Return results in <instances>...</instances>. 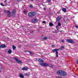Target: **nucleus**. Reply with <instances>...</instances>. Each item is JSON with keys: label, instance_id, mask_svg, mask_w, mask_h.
I'll return each instance as SVG.
<instances>
[{"label": "nucleus", "instance_id": "nucleus-1", "mask_svg": "<svg viewBox=\"0 0 78 78\" xmlns=\"http://www.w3.org/2000/svg\"><path fill=\"white\" fill-rule=\"evenodd\" d=\"M57 73L58 75H61V76H65L67 75V73L61 70L58 71L57 72Z\"/></svg>", "mask_w": 78, "mask_h": 78}, {"label": "nucleus", "instance_id": "nucleus-2", "mask_svg": "<svg viewBox=\"0 0 78 78\" xmlns=\"http://www.w3.org/2000/svg\"><path fill=\"white\" fill-rule=\"evenodd\" d=\"M58 50H59V49H55L52 50L53 53L55 52L56 57H58Z\"/></svg>", "mask_w": 78, "mask_h": 78}, {"label": "nucleus", "instance_id": "nucleus-3", "mask_svg": "<svg viewBox=\"0 0 78 78\" xmlns=\"http://www.w3.org/2000/svg\"><path fill=\"white\" fill-rule=\"evenodd\" d=\"M35 15H36V13L34 12H30L28 14V16L29 17H31L34 16Z\"/></svg>", "mask_w": 78, "mask_h": 78}, {"label": "nucleus", "instance_id": "nucleus-4", "mask_svg": "<svg viewBox=\"0 0 78 78\" xmlns=\"http://www.w3.org/2000/svg\"><path fill=\"white\" fill-rule=\"evenodd\" d=\"M66 41L67 42L71 43V44H74L75 43V42L73 41V40L71 39H67L66 40Z\"/></svg>", "mask_w": 78, "mask_h": 78}, {"label": "nucleus", "instance_id": "nucleus-5", "mask_svg": "<svg viewBox=\"0 0 78 78\" xmlns=\"http://www.w3.org/2000/svg\"><path fill=\"white\" fill-rule=\"evenodd\" d=\"M40 65L44 67H48V64L46 63H43L40 64Z\"/></svg>", "mask_w": 78, "mask_h": 78}, {"label": "nucleus", "instance_id": "nucleus-6", "mask_svg": "<svg viewBox=\"0 0 78 78\" xmlns=\"http://www.w3.org/2000/svg\"><path fill=\"white\" fill-rule=\"evenodd\" d=\"M12 15L13 17H14L16 16V10L13 9L12 11Z\"/></svg>", "mask_w": 78, "mask_h": 78}, {"label": "nucleus", "instance_id": "nucleus-7", "mask_svg": "<svg viewBox=\"0 0 78 78\" xmlns=\"http://www.w3.org/2000/svg\"><path fill=\"white\" fill-rule=\"evenodd\" d=\"M15 60H16V61H17V62L18 63V64H22V61H20L19 60V59H18L16 58H15Z\"/></svg>", "mask_w": 78, "mask_h": 78}, {"label": "nucleus", "instance_id": "nucleus-8", "mask_svg": "<svg viewBox=\"0 0 78 78\" xmlns=\"http://www.w3.org/2000/svg\"><path fill=\"white\" fill-rule=\"evenodd\" d=\"M7 16L8 17H11V12L9 10H7Z\"/></svg>", "mask_w": 78, "mask_h": 78}, {"label": "nucleus", "instance_id": "nucleus-9", "mask_svg": "<svg viewBox=\"0 0 78 78\" xmlns=\"http://www.w3.org/2000/svg\"><path fill=\"white\" fill-rule=\"evenodd\" d=\"M32 22L33 23H36V22H37V19H35L34 20H32Z\"/></svg>", "mask_w": 78, "mask_h": 78}, {"label": "nucleus", "instance_id": "nucleus-10", "mask_svg": "<svg viewBox=\"0 0 78 78\" xmlns=\"http://www.w3.org/2000/svg\"><path fill=\"white\" fill-rule=\"evenodd\" d=\"M5 47H6V46L5 44H2L0 45V48H5Z\"/></svg>", "mask_w": 78, "mask_h": 78}, {"label": "nucleus", "instance_id": "nucleus-11", "mask_svg": "<svg viewBox=\"0 0 78 78\" xmlns=\"http://www.w3.org/2000/svg\"><path fill=\"white\" fill-rule=\"evenodd\" d=\"M28 69V68L27 67H24L21 69H22L23 70H27Z\"/></svg>", "mask_w": 78, "mask_h": 78}, {"label": "nucleus", "instance_id": "nucleus-12", "mask_svg": "<svg viewBox=\"0 0 78 78\" xmlns=\"http://www.w3.org/2000/svg\"><path fill=\"white\" fill-rule=\"evenodd\" d=\"M19 76L20 77V78H24V76H23V75L22 74L20 73L19 74Z\"/></svg>", "mask_w": 78, "mask_h": 78}, {"label": "nucleus", "instance_id": "nucleus-13", "mask_svg": "<svg viewBox=\"0 0 78 78\" xmlns=\"http://www.w3.org/2000/svg\"><path fill=\"white\" fill-rule=\"evenodd\" d=\"M23 13L24 14H25L26 15L27 14V12H28V10H24L23 11Z\"/></svg>", "mask_w": 78, "mask_h": 78}, {"label": "nucleus", "instance_id": "nucleus-14", "mask_svg": "<svg viewBox=\"0 0 78 78\" xmlns=\"http://www.w3.org/2000/svg\"><path fill=\"white\" fill-rule=\"evenodd\" d=\"M60 19H61V17H60L58 16L57 18L56 19V22H59Z\"/></svg>", "mask_w": 78, "mask_h": 78}, {"label": "nucleus", "instance_id": "nucleus-15", "mask_svg": "<svg viewBox=\"0 0 78 78\" xmlns=\"http://www.w3.org/2000/svg\"><path fill=\"white\" fill-rule=\"evenodd\" d=\"M38 62H44V61L43 59H39L38 60Z\"/></svg>", "mask_w": 78, "mask_h": 78}, {"label": "nucleus", "instance_id": "nucleus-16", "mask_svg": "<svg viewBox=\"0 0 78 78\" xmlns=\"http://www.w3.org/2000/svg\"><path fill=\"white\" fill-rule=\"evenodd\" d=\"M63 11L64 12H66L67 10H66V9L65 8H63L62 9Z\"/></svg>", "mask_w": 78, "mask_h": 78}, {"label": "nucleus", "instance_id": "nucleus-17", "mask_svg": "<svg viewBox=\"0 0 78 78\" xmlns=\"http://www.w3.org/2000/svg\"><path fill=\"white\" fill-rule=\"evenodd\" d=\"M8 52L9 53V54H11V53H12V51H11V50H9L8 51Z\"/></svg>", "mask_w": 78, "mask_h": 78}, {"label": "nucleus", "instance_id": "nucleus-18", "mask_svg": "<svg viewBox=\"0 0 78 78\" xmlns=\"http://www.w3.org/2000/svg\"><path fill=\"white\" fill-rule=\"evenodd\" d=\"M12 48L13 50H15L16 48V47L14 46V45H12Z\"/></svg>", "mask_w": 78, "mask_h": 78}, {"label": "nucleus", "instance_id": "nucleus-19", "mask_svg": "<svg viewBox=\"0 0 78 78\" xmlns=\"http://www.w3.org/2000/svg\"><path fill=\"white\" fill-rule=\"evenodd\" d=\"M64 49V46H61V47L60 49V50H62V49Z\"/></svg>", "mask_w": 78, "mask_h": 78}, {"label": "nucleus", "instance_id": "nucleus-20", "mask_svg": "<svg viewBox=\"0 0 78 78\" xmlns=\"http://www.w3.org/2000/svg\"><path fill=\"white\" fill-rule=\"evenodd\" d=\"M30 74H29V73H27V74H26V75L27 76H30Z\"/></svg>", "mask_w": 78, "mask_h": 78}, {"label": "nucleus", "instance_id": "nucleus-21", "mask_svg": "<svg viewBox=\"0 0 78 78\" xmlns=\"http://www.w3.org/2000/svg\"><path fill=\"white\" fill-rule=\"evenodd\" d=\"M58 26H59V27H61V24L59 23H58Z\"/></svg>", "mask_w": 78, "mask_h": 78}, {"label": "nucleus", "instance_id": "nucleus-22", "mask_svg": "<svg viewBox=\"0 0 78 78\" xmlns=\"http://www.w3.org/2000/svg\"><path fill=\"white\" fill-rule=\"evenodd\" d=\"M49 25L50 26H53V23H49Z\"/></svg>", "mask_w": 78, "mask_h": 78}, {"label": "nucleus", "instance_id": "nucleus-23", "mask_svg": "<svg viewBox=\"0 0 78 78\" xmlns=\"http://www.w3.org/2000/svg\"><path fill=\"white\" fill-rule=\"evenodd\" d=\"M1 5L2 6H5V5L3 4V3H1Z\"/></svg>", "mask_w": 78, "mask_h": 78}, {"label": "nucleus", "instance_id": "nucleus-24", "mask_svg": "<svg viewBox=\"0 0 78 78\" xmlns=\"http://www.w3.org/2000/svg\"><path fill=\"white\" fill-rule=\"evenodd\" d=\"M46 39H47V37H44L43 38V40H46Z\"/></svg>", "mask_w": 78, "mask_h": 78}, {"label": "nucleus", "instance_id": "nucleus-25", "mask_svg": "<svg viewBox=\"0 0 78 78\" xmlns=\"http://www.w3.org/2000/svg\"><path fill=\"white\" fill-rule=\"evenodd\" d=\"M29 6H30V8H33V5H30Z\"/></svg>", "mask_w": 78, "mask_h": 78}, {"label": "nucleus", "instance_id": "nucleus-26", "mask_svg": "<svg viewBox=\"0 0 78 78\" xmlns=\"http://www.w3.org/2000/svg\"><path fill=\"white\" fill-rule=\"evenodd\" d=\"M50 67L51 68H53V65H51Z\"/></svg>", "mask_w": 78, "mask_h": 78}, {"label": "nucleus", "instance_id": "nucleus-27", "mask_svg": "<svg viewBox=\"0 0 78 78\" xmlns=\"http://www.w3.org/2000/svg\"><path fill=\"white\" fill-rule=\"evenodd\" d=\"M4 12H8V10H5L4 11Z\"/></svg>", "mask_w": 78, "mask_h": 78}, {"label": "nucleus", "instance_id": "nucleus-28", "mask_svg": "<svg viewBox=\"0 0 78 78\" xmlns=\"http://www.w3.org/2000/svg\"><path fill=\"white\" fill-rule=\"evenodd\" d=\"M28 52H29L30 53V54H31V55H33V53L31 52L30 51H28Z\"/></svg>", "mask_w": 78, "mask_h": 78}, {"label": "nucleus", "instance_id": "nucleus-29", "mask_svg": "<svg viewBox=\"0 0 78 78\" xmlns=\"http://www.w3.org/2000/svg\"><path fill=\"white\" fill-rule=\"evenodd\" d=\"M43 23H45V24H46V22L45 21H43Z\"/></svg>", "mask_w": 78, "mask_h": 78}, {"label": "nucleus", "instance_id": "nucleus-30", "mask_svg": "<svg viewBox=\"0 0 78 78\" xmlns=\"http://www.w3.org/2000/svg\"><path fill=\"white\" fill-rule=\"evenodd\" d=\"M75 27L76 28H78V25H76Z\"/></svg>", "mask_w": 78, "mask_h": 78}, {"label": "nucleus", "instance_id": "nucleus-31", "mask_svg": "<svg viewBox=\"0 0 78 78\" xmlns=\"http://www.w3.org/2000/svg\"><path fill=\"white\" fill-rule=\"evenodd\" d=\"M56 28H59V26H58V25L57 26Z\"/></svg>", "mask_w": 78, "mask_h": 78}, {"label": "nucleus", "instance_id": "nucleus-32", "mask_svg": "<svg viewBox=\"0 0 78 78\" xmlns=\"http://www.w3.org/2000/svg\"><path fill=\"white\" fill-rule=\"evenodd\" d=\"M64 41H65L64 40H63L62 41V42H64Z\"/></svg>", "mask_w": 78, "mask_h": 78}, {"label": "nucleus", "instance_id": "nucleus-33", "mask_svg": "<svg viewBox=\"0 0 78 78\" xmlns=\"http://www.w3.org/2000/svg\"><path fill=\"white\" fill-rule=\"evenodd\" d=\"M56 78H61V77L59 76H57Z\"/></svg>", "mask_w": 78, "mask_h": 78}, {"label": "nucleus", "instance_id": "nucleus-34", "mask_svg": "<svg viewBox=\"0 0 78 78\" xmlns=\"http://www.w3.org/2000/svg\"><path fill=\"white\" fill-rule=\"evenodd\" d=\"M21 1V0H17V2H20Z\"/></svg>", "mask_w": 78, "mask_h": 78}, {"label": "nucleus", "instance_id": "nucleus-35", "mask_svg": "<svg viewBox=\"0 0 78 78\" xmlns=\"http://www.w3.org/2000/svg\"><path fill=\"white\" fill-rule=\"evenodd\" d=\"M48 2H51V0H48Z\"/></svg>", "mask_w": 78, "mask_h": 78}, {"label": "nucleus", "instance_id": "nucleus-36", "mask_svg": "<svg viewBox=\"0 0 78 78\" xmlns=\"http://www.w3.org/2000/svg\"><path fill=\"white\" fill-rule=\"evenodd\" d=\"M7 1V0H5L4 1V3H5L6 2V1Z\"/></svg>", "mask_w": 78, "mask_h": 78}, {"label": "nucleus", "instance_id": "nucleus-37", "mask_svg": "<svg viewBox=\"0 0 78 78\" xmlns=\"http://www.w3.org/2000/svg\"><path fill=\"white\" fill-rule=\"evenodd\" d=\"M55 33H57V31H56V30H55Z\"/></svg>", "mask_w": 78, "mask_h": 78}, {"label": "nucleus", "instance_id": "nucleus-38", "mask_svg": "<svg viewBox=\"0 0 78 78\" xmlns=\"http://www.w3.org/2000/svg\"><path fill=\"white\" fill-rule=\"evenodd\" d=\"M51 46H52V47H55V45H53V44H52Z\"/></svg>", "mask_w": 78, "mask_h": 78}, {"label": "nucleus", "instance_id": "nucleus-39", "mask_svg": "<svg viewBox=\"0 0 78 78\" xmlns=\"http://www.w3.org/2000/svg\"><path fill=\"white\" fill-rule=\"evenodd\" d=\"M1 69H3V67H1Z\"/></svg>", "mask_w": 78, "mask_h": 78}, {"label": "nucleus", "instance_id": "nucleus-40", "mask_svg": "<svg viewBox=\"0 0 78 78\" xmlns=\"http://www.w3.org/2000/svg\"><path fill=\"white\" fill-rule=\"evenodd\" d=\"M77 64H78V60H77L76 61Z\"/></svg>", "mask_w": 78, "mask_h": 78}, {"label": "nucleus", "instance_id": "nucleus-41", "mask_svg": "<svg viewBox=\"0 0 78 78\" xmlns=\"http://www.w3.org/2000/svg\"><path fill=\"white\" fill-rule=\"evenodd\" d=\"M27 51H25V52H27Z\"/></svg>", "mask_w": 78, "mask_h": 78}, {"label": "nucleus", "instance_id": "nucleus-42", "mask_svg": "<svg viewBox=\"0 0 78 78\" xmlns=\"http://www.w3.org/2000/svg\"><path fill=\"white\" fill-rule=\"evenodd\" d=\"M44 10H46V9H45V8L44 9Z\"/></svg>", "mask_w": 78, "mask_h": 78}, {"label": "nucleus", "instance_id": "nucleus-43", "mask_svg": "<svg viewBox=\"0 0 78 78\" xmlns=\"http://www.w3.org/2000/svg\"><path fill=\"white\" fill-rule=\"evenodd\" d=\"M66 20L67 21V20H69V19H67Z\"/></svg>", "mask_w": 78, "mask_h": 78}, {"label": "nucleus", "instance_id": "nucleus-44", "mask_svg": "<svg viewBox=\"0 0 78 78\" xmlns=\"http://www.w3.org/2000/svg\"><path fill=\"white\" fill-rule=\"evenodd\" d=\"M60 32L61 33H62V31H60Z\"/></svg>", "mask_w": 78, "mask_h": 78}, {"label": "nucleus", "instance_id": "nucleus-45", "mask_svg": "<svg viewBox=\"0 0 78 78\" xmlns=\"http://www.w3.org/2000/svg\"><path fill=\"white\" fill-rule=\"evenodd\" d=\"M59 30V29L58 28L57 29V30Z\"/></svg>", "mask_w": 78, "mask_h": 78}, {"label": "nucleus", "instance_id": "nucleus-46", "mask_svg": "<svg viewBox=\"0 0 78 78\" xmlns=\"http://www.w3.org/2000/svg\"><path fill=\"white\" fill-rule=\"evenodd\" d=\"M31 1H33V0H31Z\"/></svg>", "mask_w": 78, "mask_h": 78}, {"label": "nucleus", "instance_id": "nucleus-47", "mask_svg": "<svg viewBox=\"0 0 78 78\" xmlns=\"http://www.w3.org/2000/svg\"><path fill=\"white\" fill-rule=\"evenodd\" d=\"M1 71L0 70V72H1Z\"/></svg>", "mask_w": 78, "mask_h": 78}]
</instances>
